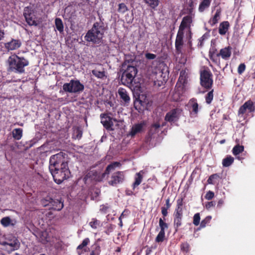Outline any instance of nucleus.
Wrapping results in <instances>:
<instances>
[{"label": "nucleus", "mask_w": 255, "mask_h": 255, "mask_svg": "<svg viewBox=\"0 0 255 255\" xmlns=\"http://www.w3.org/2000/svg\"><path fill=\"white\" fill-rule=\"evenodd\" d=\"M99 21L95 22L92 27L89 30L84 36L85 40L93 44H99L101 43L106 30L104 22V18L99 15Z\"/></svg>", "instance_id": "nucleus-1"}, {"label": "nucleus", "mask_w": 255, "mask_h": 255, "mask_svg": "<svg viewBox=\"0 0 255 255\" xmlns=\"http://www.w3.org/2000/svg\"><path fill=\"white\" fill-rule=\"evenodd\" d=\"M8 71L22 74L25 71L24 67L29 64L28 61L23 57H19L15 54L9 56L7 60Z\"/></svg>", "instance_id": "nucleus-2"}, {"label": "nucleus", "mask_w": 255, "mask_h": 255, "mask_svg": "<svg viewBox=\"0 0 255 255\" xmlns=\"http://www.w3.org/2000/svg\"><path fill=\"white\" fill-rule=\"evenodd\" d=\"M121 165V162L119 161L113 162L106 167L104 173L101 175H100L97 171H90L85 176L84 180L86 181L88 178H91V180L96 181H101L110 174L112 171L115 170L117 167H120Z\"/></svg>", "instance_id": "nucleus-3"}, {"label": "nucleus", "mask_w": 255, "mask_h": 255, "mask_svg": "<svg viewBox=\"0 0 255 255\" xmlns=\"http://www.w3.org/2000/svg\"><path fill=\"white\" fill-rule=\"evenodd\" d=\"M90 241L88 238L84 239L82 243L77 248L76 251L78 255H82L86 252H90L89 255H100L101 252V247L98 243H95L90 248L87 247L90 244Z\"/></svg>", "instance_id": "nucleus-4"}, {"label": "nucleus", "mask_w": 255, "mask_h": 255, "mask_svg": "<svg viewBox=\"0 0 255 255\" xmlns=\"http://www.w3.org/2000/svg\"><path fill=\"white\" fill-rule=\"evenodd\" d=\"M54 181L58 184H61L64 180L70 177V171L68 165L63 166L59 169L49 170Z\"/></svg>", "instance_id": "nucleus-5"}, {"label": "nucleus", "mask_w": 255, "mask_h": 255, "mask_svg": "<svg viewBox=\"0 0 255 255\" xmlns=\"http://www.w3.org/2000/svg\"><path fill=\"white\" fill-rule=\"evenodd\" d=\"M66 155L67 154L63 152L52 155L49 159V170H55L59 165H61V167L68 165L66 159Z\"/></svg>", "instance_id": "nucleus-6"}, {"label": "nucleus", "mask_w": 255, "mask_h": 255, "mask_svg": "<svg viewBox=\"0 0 255 255\" xmlns=\"http://www.w3.org/2000/svg\"><path fill=\"white\" fill-rule=\"evenodd\" d=\"M232 49V47L230 46L222 48L216 55H215V52L217 51L216 49L213 50V51L210 50L209 54V57L210 59L215 63H217L218 61H219V60L218 59L219 57H221L222 58L225 60H228L231 56Z\"/></svg>", "instance_id": "nucleus-7"}, {"label": "nucleus", "mask_w": 255, "mask_h": 255, "mask_svg": "<svg viewBox=\"0 0 255 255\" xmlns=\"http://www.w3.org/2000/svg\"><path fill=\"white\" fill-rule=\"evenodd\" d=\"M200 85L207 90L212 89L213 85V74L209 70H204L200 72Z\"/></svg>", "instance_id": "nucleus-8"}, {"label": "nucleus", "mask_w": 255, "mask_h": 255, "mask_svg": "<svg viewBox=\"0 0 255 255\" xmlns=\"http://www.w3.org/2000/svg\"><path fill=\"white\" fill-rule=\"evenodd\" d=\"M84 89V85L78 80H71L69 83H64L63 86V90L68 93H80Z\"/></svg>", "instance_id": "nucleus-9"}, {"label": "nucleus", "mask_w": 255, "mask_h": 255, "mask_svg": "<svg viewBox=\"0 0 255 255\" xmlns=\"http://www.w3.org/2000/svg\"><path fill=\"white\" fill-rule=\"evenodd\" d=\"M36 11L30 6H26L23 10V16L30 26H37L38 22L36 16Z\"/></svg>", "instance_id": "nucleus-10"}, {"label": "nucleus", "mask_w": 255, "mask_h": 255, "mask_svg": "<svg viewBox=\"0 0 255 255\" xmlns=\"http://www.w3.org/2000/svg\"><path fill=\"white\" fill-rule=\"evenodd\" d=\"M125 180V175L124 171H118L111 174L108 179L109 185L117 187L122 184Z\"/></svg>", "instance_id": "nucleus-11"}, {"label": "nucleus", "mask_w": 255, "mask_h": 255, "mask_svg": "<svg viewBox=\"0 0 255 255\" xmlns=\"http://www.w3.org/2000/svg\"><path fill=\"white\" fill-rule=\"evenodd\" d=\"M101 123L104 127L108 130H113L112 128L114 124L113 121L117 122L116 119H113L110 117L108 114L103 113L100 115Z\"/></svg>", "instance_id": "nucleus-12"}, {"label": "nucleus", "mask_w": 255, "mask_h": 255, "mask_svg": "<svg viewBox=\"0 0 255 255\" xmlns=\"http://www.w3.org/2000/svg\"><path fill=\"white\" fill-rule=\"evenodd\" d=\"M252 113L255 111V103L251 100L246 101L239 109L238 115H244L247 111Z\"/></svg>", "instance_id": "nucleus-13"}, {"label": "nucleus", "mask_w": 255, "mask_h": 255, "mask_svg": "<svg viewBox=\"0 0 255 255\" xmlns=\"http://www.w3.org/2000/svg\"><path fill=\"white\" fill-rule=\"evenodd\" d=\"M179 114L180 110L173 109L166 114L165 120L169 123L176 122L179 119Z\"/></svg>", "instance_id": "nucleus-14"}, {"label": "nucleus", "mask_w": 255, "mask_h": 255, "mask_svg": "<svg viewBox=\"0 0 255 255\" xmlns=\"http://www.w3.org/2000/svg\"><path fill=\"white\" fill-rule=\"evenodd\" d=\"M193 21V17L191 15H188L183 17L179 27V31L184 32L186 28H190L191 24Z\"/></svg>", "instance_id": "nucleus-15"}, {"label": "nucleus", "mask_w": 255, "mask_h": 255, "mask_svg": "<svg viewBox=\"0 0 255 255\" xmlns=\"http://www.w3.org/2000/svg\"><path fill=\"white\" fill-rule=\"evenodd\" d=\"M183 218V212H174L173 214V226L175 232H177L179 228L181 226Z\"/></svg>", "instance_id": "nucleus-16"}, {"label": "nucleus", "mask_w": 255, "mask_h": 255, "mask_svg": "<svg viewBox=\"0 0 255 255\" xmlns=\"http://www.w3.org/2000/svg\"><path fill=\"white\" fill-rule=\"evenodd\" d=\"M184 32L180 31H178L176 40H175V49L178 53H180L181 52V49L182 47L184 44L183 42V37H184Z\"/></svg>", "instance_id": "nucleus-17"}, {"label": "nucleus", "mask_w": 255, "mask_h": 255, "mask_svg": "<svg viewBox=\"0 0 255 255\" xmlns=\"http://www.w3.org/2000/svg\"><path fill=\"white\" fill-rule=\"evenodd\" d=\"M118 93L121 102L125 105H128L130 102V99L127 90L121 87L118 89Z\"/></svg>", "instance_id": "nucleus-18"}, {"label": "nucleus", "mask_w": 255, "mask_h": 255, "mask_svg": "<svg viewBox=\"0 0 255 255\" xmlns=\"http://www.w3.org/2000/svg\"><path fill=\"white\" fill-rule=\"evenodd\" d=\"M122 69L128 74H130L131 76L133 77L134 79L137 73V68L135 66L127 65L125 62L123 64Z\"/></svg>", "instance_id": "nucleus-19"}, {"label": "nucleus", "mask_w": 255, "mask_h": 255, "mask_svg": "<svg viewBox=\"0 0 255 255\" xmlns=\"http://www.w3.org/2000/svg\"><path fill=\"white\" fill-rule=\"evenodd\" d=\"M21 42L19 40L12 39L10 42L5 44V48L8 50H14L20 47Z\"/></svg>", "instance_id": "nucleus-20"}, {"label": "nucleus", "mask_w": 255, "mask_h": 255, "mask_svg": "<svg viewBox=\"0 0 255 255\" xmlns=\"http://www.w3.org/2000/svg\"><path fill=\"white\" fill-rule=\"evenodd\" d=\"M133 79V77L131 76L130 74L124 71L122 75L121 81L122 84L130 86L132 84Z\"/></svg>", "instance_id": "nucleus-21"}, {"label": "nucleus", "mask_w": 255, "mask_h": 255, "mask_svg": "<svg viewBox=\"0 0 255 255\" xmlns=\"http://www.w3.org/2000/svg\"><path fill=\"white\" fill-rule=\"evenodd\" d=\"M63 207L64 204L63 201L61 200L52 199L49 209L59 211L61 210Z\"/></svg>", "instance_id": "nucleus-22"}, {"label": "nucleus", "mask_w": 255, "mask_h": 255, "mask_svg": "<svg viewBox=\"0 0 255 255\" xmlns=\"http://www.w3.org/2000/svg\"><path fill=\"white\" fill-rule=\"evenodd\" d=\"M186 83L187 78L185 72L181 71L180 73V76L176 83V87L183 89Z\"/></svg>", "instance_id": "nucleus-23"}, {"label": "nucleus", "mask_w": 255, "mask_h": 255, "mask_svg": "<svg viewBox=\"0 0 255 255\" xmlns=\"http://www.w3.org/2000/svg\"><path fill=\"white\" fill-rule=\"evenodd\" d=\"M189 104L192 109L191 114L193 115L194 117H196L198 113L199 109V105L197 99L194 98H192L190 100Z\"/></svg>", "instance_id": "nucleus-24"}, {"label": "nucleus", "mask_w": 255, "mask_h": 255, "mask_svg": "<svg viewBox=\"0 0 255 255\" xmlns=\"http://www.w3.org/2000/svg\"><path fill=\"white\" fill-rule=\"evenodd\" d=\"M144 126V124L143 123L135 124L132 126L129 132V134L132 137H133L135 134L140 132L142 130Z\"/></svg>", "instance_id": "nucleus-25"}, {"label": "nucleus", "mask_w": 255, "mask_h": 255, "mask_svg": "<svg viewBox=\"0 0 255 255\" xmlns=\"http://www.w3.org/2000/svg\"><path fill=\"white\" fill-rule=\"evenodd\" d=\"M143 171L141 170L139 172H137L135 174L134 177V182L133 183L132 185L133 189H134L141 183L143 179Z\"/></svg>", "instance_id": "nucleus-26"}, {"label": "nucleus", "mask_w": 255, "mask_h": 255, "mask_svg": "<svg viewBox=\"0 0 255 255\" xmlns=\"http://www.w3.org/2000/svg\"><path fill=\"white\" fill-rule=\"evenodd\" d=\"M230 27V23L228 21H224L220 23L219 27V33L221 35H225Z\"/></svg>", "instance_id": "nucleus-27"}, {"label": "nucleus", "mask_w": 255, "mask_h": 255, "mask_svg": "<svg viewBox=\"0 0 255 255\" xmlns=\"http://www.w3.org/2000/svg\"><path fill=\"white\" fill-rule=\"evenodd\" d=\"M221 14V10L220 8L217 9L214 16L210 18L209 20V23L212 26L215 25L218 22V21L220 19Z\"/></svg>", "instance_id": "nucleus-28"}, {"label": "nucleus", "mask_w": 255, "mask_h": 255, "mask_svg": "<svg viewBox=\"0 0 255 255\" xmlns=\"http://www.w3.org/2000/svg\"><path fill=\"white\" fill-rule=\"evenodd\" d=\"M201 2L198 7V10L200 12H204L210 6L212 0H200Z\"/></svg>", "instance_id": "nucleus-29"}, {"label": "nucleus", "mask_w": 255, "mask_h": 255, "mask_svg": "<svg viewBox=\"0 0 255 255\" xmlns=\"http://www.w3.org/2000/svg\"><path fill=\"white\" fill-rule=\"evenodd\" d=\"M23 130L20 128H14L12 131V137L15 140H19L22 136Z\"/></svg>", "instance_id": "nucleus-30"}, {"label": "nucleus", "mask_w": 255, "mask_h": 255, "mask_svg": "<svg viewBox=\"0 0 255 255\" xmlns=\"http://www.w3.org/2000/svg\"><path fill=\"white\" fill-rule=\"evenodd\" d=\"M234 161V158L231 155H227L222 160V165L224 167H229L231 165Z\"/></svg>", "instance_id": "nucleus-31"}, {"label": "nucleus", "mask_w": 255, "mask_h": 255, "mask_svg": "<svg viewBox=\"0 0 255 255\" xmlns=\"http://www.w3.org/2000/svg\"><path fill=\"white\" fill-rule=\"evenodd\" d=\"M0 224L4 227L9 226H13L14 224L12 223L9 217H5L2 218L0 221Z\"/></svg>", "instance_id": "nucleus-32"}, {"label": "nucleus", "mask_w": 255, "mask_h": 255, "mask_svg": "<svg viewBox=\"0 0 255 255\" xmlns=\"http://www.w3.org/2000/svg\"><path fill=\"white\" fill-rule=\"evenodd\" d=\"M244 150V146L243 145H240L239 144H238L233 147L232 149V152L234 155L237 156L240 153L243 152Z\"/></svg>", "instance_id": "nucleus-33"}, {"label": "nucleus", "mask_w": 255, "mask_h": 255, "mask_svg": "<svg viewBox=\"0 0 255 255\" xmlns=\"http://www.w3.org/2000/svg\"><path fill=\"white\" fill-rule=\"evenodd\" d=\"M55 24L56 28L60 32H62L64 30V26L63 22L61 18H56L55 20Z\"/></svg>", "instance_id": "nucleus-34"}, {"label": "nucleus", "mask_w": 255, "mask_h": 255, "mask_svg": "<svg viewBox=\"0 0 255 255\" xmlns=\"http://www.w3.org/2000/svg\"><path fill=\"white\" fill-rule=\"evenodd\" d=\"M220 179V175L217 174H213L210 176L207 180V182L209 184H215L217 180H219Z\"/></svg>", "instance_id": "nucleus-35"}, {"label": "nucleus", "mask_w": 255, "mask_h": 255, "mask_svg": "<svg viewBox=\"0 0 255 255\" xmlns=\"http://www.w3.org/2000/svg\"><path fill=\"white\" fill-rule=\"evenodd\" d=\"M82 134L83 132L80 128L77 127L74 130L72 137L74 139H79L82 137Z\"/></svg>", "instance_id": "nucleus-36"}, {"label": "nucleus", "mask_w": 255, "mask_h": 255, "mask_svg": "<svg viewBox=\"0 0 255 255\" xmlns=\"http://www.w3.org/2000/svg\"><path fill=\"white\" fill-rule=\"evenodd\" d=\"M180 250L183 253H188L190 250V246L188 243L187 242L182 243L180 244Z\"/></svg>", "instance_id": "nucleus-37"}, {"label": "nucleus", "mask_w": 255, "mask_h": 255, "mask_svg": "<svg viewBox=\"0 0 255 255\" xmlns=\"http://www.w3.org/2000/svg\"><path fill=\"white\" fill-rule=\"evenodd\" d=\"M52 200V198L50 196H46L45 198L41 199V204L44 207H49L50 206V204H51V202Z\"/></svg>", "instance_id": "nucleus-38"}, {"label": "nucleus", "mask_w": 255, "mask_h": 255, "mask_svg": "<svg viewBox=\"0 0 255 255\" xmlns=\"http://www.w3.org/2000/svg\"><path fill=\"white\" fill-rule=\"evenodd\" d=\"M213 92L214 89H211L205 96V101L207 104L209 105L212 103L214 97Z\"/></svg>", "instance_id": "nucleus-39"}, {"label": "nucleus", "mask_w": 255, "mask_h": 255, "mask_svg": "<svg viewBox=\"0 0 255 255\" xmlns=\"http://www.w3.org/2000/svg\"><path fill=\"white\" fill-rule=\"evenodd\" d=\"M212 219V216H207L205 219H204L201 222L200 224V227L198 229V230H200V229L205 228L206 225H208Z\"/></svg>", "instance_id": "nucleus-40"}, {"label": "nucleus", "mask_w": 255, "mask_h": 255, "mask_svg": "<svg viewBox=\"0 0 255 255\" xmlns=\"http://www.w3.org/2000/svg\"><path fill=\"white\" fill-rule=\"evenodd\" d=\"M144 1L152 9L155 8L159 4L158 0H144Z\"/></svg>", "instance_id": "nucleus-41"}, {"label": "nucleus", "mask_w": 255, "mask_h": 255, "mask_svg": "<svg viewBox=\"0 0 255 255\" xmlns=\"http://www.w3.org/2000/svg\"><path fill=\"white\" fill-rule=\"evenodd\" d=\"M183 198H180L177 200V206L174 212H183L182 206H183Z\"/></svg>", "instance_id": "nucleus-42"}, {"label": "nucleus", "mask_w": 255, "mask_h": 255, "mask_svg": "<svg viewBox=\"0 0 255 255\" xmlns=\"http://www.w3.org/2000/svg\"><path fill=\"white\" fill-rule=\"evenodd\" d=\"M92 73L93 75L98 78L103 79L105 75V72L104 71H99L97 70H93Z\"/></svg>", "instance_id": "nucleus-43"}, {"label": "nucleus", "mask_w": 255, "mask_h": 255, "mask_svg": "<svg viewBox=\"0 0 255 255\" xmlns=\"http://www.w3.org/2000/svg\"><path fill=\"white\" fill-rule=\"evenodd\" d=\"M89 225L92 228L95 229L101 226V222L95 218H93L89 223Z\"/></svg>", "instance_id": "nucleus-44"}, {"label": "nucleus", "mask_w": 255, "mask_h": 255, "mask_svg": "<svg viewBox=\"0 0 255 255\" xmlns=\"http://www.w3.org/2000/svg\"><path fill=\"white\" fill-rule=\"evenodd\" d=\"M159 226L161 232H165V230L168 228V224L162 218H160L159 220Z\"/></svg>", "instance_id": "nucleus-45"}, {"label": "nucleus", "mask_w": 255, "mask_h": 255, "mask_svg": "<svg viewBox=\"0 0 255 255\" xmlns=\"http://www.w3.org/2000/svg\"><path fill=\"white\" fill-rule=\"evenodd\" d=\"M165 238V232H161L160 231L158 234L155 238V242L156 243H161L164 241Z\"/></svg>", "instance_id": "nucleus-46"}, {"label": "nucleus", "mask_w": 255, "mask_h": 255, "mask_svg": "<svg viewBox=\"0 0 255 255\" xmlns=\"http://www.w3.org/2000/svg\"><path fill=\"white\" fill-rule=\"evenodd\" d=\"M128 9L127 5L124 3H121L118 5V11L121 13H124Z\"/></svg>", "instance_id": "nucleus-47"}, {"label": "nucleus", "mask_w": 255, "mask_h": 255, "mask_svg": "<svg viewBox=\"0 0 255 255\" xmlns=\"http://www.w3.org/2000/svg\"><path fill=\"white\" fill-rule=\"evenodd\" d=\"M200 213H197L193 216V223L195 226H197L200 224Z\"/></svg>", "instance_id": "nucleus-48"}, {"label": "nucleus", "mask_w": 255, "mask_h": 255, "mask_svg": "<svg viewBox=\"0 0 255 255\" xmlns=\"http://www.w3.org/2000/svg\"><path fill=\"white\" fill-rule=\"evenodd\" d=\"M5 244L10 246L12 248V250H15L19 248V244L17 240H15L12 243H5Z\"/></svg>", "instance_id": "nucleus-49"}, {"label": "nucleus", "mask_w": 255, "mask_h": 255, "mask_svg": "<svg viewBox=\"0 0 255 255\" xmlns=\"http://www.w3.org/2000/svg\"><path fill=\"white\" fill-rule=\"evenodd\" d=\"M246 66L245 63H241L238 68V73L240 75H242L245 71Z\"/></svg>", "instance_id": "nucleus-50"}, {"label": "nucleus", "mask_w": 255, "mask_h": 255, "mask_svg": "<svg viewBox=\"0 0 255 255\" xmlns=\"http://www.w3.org/2000/svg\"><path fill=\"white\" fill-rule=\"evenodd\" d=\"M214 196H215V194H214V192L211 191H209L206 193V194L205 196V198L206 200H210L214 197Z\"/></svg>", "instance_id": "nucleus-51"}, {"label": "nucleus", "mask_w": 255, "mask_h": 255, "mask_svg": "<svg viewBox=\"0 0 255 255\" xmlns=\"http://www.w3.org/2000/svg\"><path fill=\"white\" fill-rule=\"evenodd\" d=\"M138 105H140L141 106H144V103L142 102L141 100H137L134 103V106L136 110H141V109L140 107L138 108Z\"/></svg>", "instance_id": "nucleus-52"}, {"label": "nucleus", "mask_w": 255, "mask_h": 255, "mask_svg": "<svg viewBox=\"0 0 255 255\" xmlns=\"http://www.w3.org/2000/svg\"><path fill=\"white\" fill-rule=\"evenodd\" d=\"M215 201L208 202L205 204V208L207 210H209L211 208L215 207Z\"/></svg>", "instance_id": "nucleus-53"}, {"label": "nucleus", "mask_w": 255, "mask_h": 255, "mask_svg": "<svg viewBox=\"0 0 255 255\" xmlns=\"http://www.w3.org/2000/svg\"><path fill=\"white\" fill-rule=\"evenodd\" d=\"M145 57L148 60H153L156 57V55L154 54L146 53L145 54Z\"/></svg>", "instance_id": "nucleus-54"}, {"label": "nucleus", "mask_w": 255, "mask_h": 255, "mask_svg": "<svg viewBox=\"0 0 255 255\" xmlns=\"http://www.w3.org/2000/svg\"><path fill=\"white\" fill-rule=\"evenodd\" d=\"M168 209L164 207H161V213L163 216L164 220H165V217H166L168 215Z\"/></svg>", "instance_id": "nucleus-55"}, {"label": "nucleus", "mask_w": 255, "mask_h": 255, "mask_svg": "<svg viewBox=\"0 0 255 255\" xmlns=\"http://www.w3.org/2000/svg\"><path fill=\"white\" fill-rule=\"evenodd\" d=\"M109 207L105 205H101L100 207V211L104 213H106Z\"/></svg>", "instance_id": "nucleus-56"}, {"label": "nucleus", "mask_w": 255, "mask_h": 255, "mask_svg": "<svg viewBox=\"0 0 255 255\" xmlns=\"http://www.w3.org/2000/svg\"><path fill=\"white\" fill-rule=\"evenodd\" d=\"M160 126L159 124L156 123V124H153L151 126V128L150 129V131H151L153 130V129H154V132H156L157 130L158 129V128H160Z\"/></svg>", "instance_id": "nucleus-57"}, {"label": "nucleus", "mask_w": 255, "mask_h": 255, "mask_svg": "<svg viewBox=\"0 0 255 255\" xmlns=\"http://www.w3.org/2000/svg\"><path fill=\"white\" fill-rule=\"evenodd\" d=\"M171 205V203H170V199H169V198H168L166 200L165 205L163 207L169 209L170 208Z\"/></svg>", "instance_id": "nucleus-58"}, {"label": "nucleus", "mask_w": 255, "mask_h": 255, "mask_svg": "<svg viewBox=\"0 0 255 255\" xmlns=\"http://www.w3.org/2000/svg\"><path fill=\"white\" fill-rule=\"evenodd\" d=\"M189 6L190 7V8H189V14H191L192 11H193V8H192V6L193 5V2L192 1H191L190 3L189 4Z\"/></svg>", "instance_id": "nucleus-59"}, {"label": "nucleus", "mask_w": 255, "mask_h": 255, "mask_svg": "<svg viewBox=\"0 0 255 255\" xmlns=\"http://www.w3.org/2000/svg\"><path fill=\"white\" fill-rule=\"evenodd\" d=\"M152 252V249L151 248H147L146 250V254L145 255H150L151 253Z\"/></svg>", "instance_id": "nucleus-60"}, {"label": "nucleus", "mask_w": 255, "mask_h": 255, "mask_svg": "<svg viewBox=\"0 0 255 255\" xmlns=\"http://www.w3.org/2000/svg\"><path fill=\"white\" fill-rule=\"evenodd\" d=\"M223 203H224V201L222 199H220L219 200V201L218 202L217 206L218 207H221L222 206V205L223 204Z\"/></svg>", "instance_id": "nucleus-61"}, {"label": "nucleus", "mask_w": 255, "mask_h": 255, "mask_svg": "<svg viewBox=\"0 0 255 255\" xmlns=\"http://www.w3.org/2000/svg\"><path fill=\"white\" fill-rule=\"evenodd\" d=\"M4 33L3 30H0V41L3 38Z\"/></svg>", "instance_id": "nucleus-62"}, {"label": "nucleus", "mask_w": 255, "mask_h": 255, "mask_svg": "<svg viewBox=\"0 0 255 255\" xmlns=\"http://www.w3.org/2000/svg\"><path fill=\"white\" fill-rule=\"evenodd\" d=\"M121 251V247H117V249L115 250V253H120Z\"/></svg>", "instance_id": "nucleus-63"}, {"label": "nucleus", "mask_w": 255, "mask_h": 255, "mask_svg": "<svg viewBox=\"0 0 255 255\" xmlns=\"http://www.w3.org/2000/svg\"><path fill=\"white\" fill-rule=\"evenodd\" d=\"M132 194H133V192L132 191H130V192L129 191H126V194L127 195H131Z\"/></svg>", "instance_id": "nucleus-64"}]
</instances>
